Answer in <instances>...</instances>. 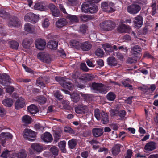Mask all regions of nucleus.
Returning a JSON list of instances; mask_svg holds the SVG:
<instances>
[{
  "mask_svg": "<svg viewBox=\"0 0 158 158\" xmlns=\"http://www.w3.org/2000/svg\"><path fill=\"white\" fill-rule=\"evenodd\" d=\"M88 27L85 24H82L80 26L79 31L82 33H85L86 32L87 30Z\"/></svg>",
  "mask_w": 158,
  "mask_h": 158,
  "instance_id": "8fccbe9b",
  "label": "nucleus"
},
{
  "mask_svg": "<svg viewBox=\"0 0 158 158\" xmlns=\"http://www.w3.org/2000/svg\"><path fill=\"white\" fill-rule=\"evenodd\" d=\"M28 111L31 114H35L39 111L37 107L34 104H31L27 107Z\"/></svg>",
  "mask_w": 158,
  "mask_h": 158,
  "instance_id": "5701e85b",
  "label": "nucleus"
},
{
  "mask_svg": "<svg viewBox=\"0 0 158 158\" xmlns=\"http://www.w3.org/2000/svg\"><path fill=\"white\" fill-rule=\"evenodd\" d=\"M80 68L82 70L84 71L87 72L89 70V69L85 63H81V64Z\"/></svg>",
  "mask_w": 158,
  "mask_h": 158,
  "instance_id": "69168bd1",
  "label": "nucleus"
},
{
  "mask_svg": "<svg viewBox=\"0 0 158 158\" xmlns=\"http://www.w3.org/2000/svg\"><path fill=\"white\" fill-rule=\"evenodd\" d=\"M84 80L86 81H89L94 78V77L91 74H87L85 75Z\"/></svg>",
  "mask_w": 158,
  "mask_h": 158,
  "instance_id": "5fc2aeb1",
  "label": "nucleus"
},
{
  "mask_svg": "<svg viewBox=\"0 0 158 158\" xmlns=\"http://www.w3.org/2000/svg\"><path fill=\"white\" fill-rule=\"evenodd\" d=\"M25 104V99L22 98H19L16 101L15 103V108L17 110L23 108Z\"/></svg>",
  "mask_w": 158,
  "mask_h": 158,
  "instance_id": "dca6fc26",
  "label": "nucleus"
},
{
  "mask_svg": "<svg viewBox=\"0 0 158 158\" xmlns=\"http://www.w3.org/2000/svg\"><path fill=\"white\" fill-rule=\"evenodd\" d=\"M42 140L47 143L51 142L53 140V138L51 134L49 132H46L43 137H41Z\"/></svg>",
  "mask_w": 158,
  "mask_h": 158,
  "instance_id": "412c9836",
  "label": "nucleus"
},
{
  "mask_svg": "<svg viewBox=\"0 0 158 158\" xmlns=\"http://www.w3.org/2000/svg\"><path fill=\"white\" fill-rule=\"evenodd\" d=\"M31 147L33 149L37 152H41L43 149V147L39 143L32 144Z\"/></svg>",
  "mask_w": 158,
  "mask_h": 158,
  "instance_id": "473e14b6",
  "label": "nucleus"
},
{
  "mask_svg": "<svg viewBox=\"0 0 158 158\" xmlns=\"http://www.w3.org/2000/svg\"><path fill=\"white\" fill-rule=\"evenodd\" d=\"M20 24L21 23L19 19L16 17H14L9 21L8 25L11 27H20Z\"/></svg>",
  "mask_w": 158,
  "mask_h": 158,
  "instance_id": "2eb2a0df",
  "label": "nucleus"
},
{
  "mask_svg": "<svg viewBox=\"0 0 158 158\" xmlns=\"http://www.w3.org/2000/svg\"><path fill=\"white\" fill-rule=\"evenodd\" d=\"M2 103L5 106L10 107H11L13 104V101L12 98H8L3 100L2 101Z\"/></svg>",
  "mask_w": 158,
  "mask_h": 158,
  "instance_id": "cd10ccee",
  "label": "nucleus"
},
{
  "mask_svg": "<svg viewBox=\"0 0 158 158\" xmlns=\"http://www.w3.org/2000/svg\"><path fill=\"white\" fill-rule=\"evenodd\" d=\"M94 115L97 119L101 120L103 124H106L109 123L108 114L104 111L100 112L99 109H95L94 110Z\"/></svg>",
  "mask_w": 158,
  "mask_h": 158,
  "instance_id": "f257e3e1",
  "label": "nucleus"
},
{
  "mask_svg": "<svg viewBox=\"0 0 158 158\" xmlns=\"http://www.w3.org/2000/svg\"><path fill=\"white\" fill-rule=\"evenodd\" d=\"M49 25V20L48 18H45L42 23L43 27L44 28H46L48 27Z\"/></svg>",
  "mask_w": 158,
  "mask_h": 158,
  "instance_id": "bf43d9fd",
  "label": "nucleus"
},
{
  "mask_svg": "<svg viewBox=\"0 0 158 158\" xmlns=\"http://www.w3.org/2000/svg\"><path fill=\"white\" fill-rule=\"evenodd\" d=\"M11 83L10 76L6 74H0V85L2 88H5Z\"/></svg>",
  "mask_w": 158,
  "mask_h": 158,
  "instance_id": "20e7f679",
  "label": "nucleus"
},
{
  "mask_svg": "<svg viewBox=\"0 0 158 158\" xmlns=\"http://www.w3.org/2000/svg\"><path fill=\"white\" fill-rule=\"evenodd\" d=\"M66 141L64 140L60 141L58 143V146L62 152H64L65 151Z\"/></svg>",
  "mask_w": 158,
  "mask_h": 158,
  "instance_id": "49530a36",
  "label": "nucleus"
},
{
  "mask_svg": "<svg viewBox=\"0 0 158 158\" xmlns=\"http://www.w3.org/2000/svg\"><path fill=\"white\" fill-rule=\"evenodd\" d=\"M44 2H43L35 3L34 6V9L40 11H44L45 9V7L44 6Z\"/></svg>",
  "mask_w": 158,
  "mask_h": 158,
  "instance_id": "b1692460",
  "label": "nucleus"
},
{
  "mask_svg": "<svg viewBox=\"0 0 158 158\" xmlns=\"http://www.w3.org/2000/svg\"><path fill=\"white\" fill-rule=\"evenodd\" d=\"M127 26L124 24H123L120 26L118 28V31L120 33H123L126 32V29Z\"/></svg>",
  "mask_w": 158,
  "mask_h": 158,
  "instance_id": "6e6d98bb",
  "label": "nucleus"
},
{
  "mask_svg": "<svg viewBox=\"0 0 158 158\" xmlns=\"http://www.w3.org/2000/svg\"><path fill=\"white\" fill-rule=\"evenodd\" d=\"M91 85L93 89L96 90L97 93H104L105 91L104 85L102 83L93 82Z\"/></svg>",
  "mask_w": 158,
  "mask_h": 158,
  "instance_id": "1a4fd4ad",
  "label": "nucleus"
},
{
  "mask_svg": "<svg viewBox=\"0 0 158 158\" xmlns=\"http://www.w3.org/2000/svg\"><path fill=\"white\" fill-rule=\"evenodd\" d=\"M37 101L40 104H44L46 102L47 98L44 96H39L38 97Z\"/></svg>",
  "mask_w": 158,
  "mask_h": 158,
  "instance_id": "37998d69",
  "label": "nucleus"
},
{
  "mask_svg": "<svg viewBox=\"0 0 158 158\" xmlns=\"http://www.w3.org/2000/svg\"><path fill=\"white\" fill-rule=\"evenodd\" d=\"M19 46L18 43L16 41H12L10 43V47L13 49H18Z\"/></svg>",
  "mask_w": 158,
  "mask_h": 158,
  "instance_id": "c03bdc74",
  "label": "nucleus"
},
{
  "mask_svg": "<svg viewBox=\"0 0 158 158\" xmlns=\"http://www.w3.org/2000/svg\"><path fill=\"white\" fill-rule=\"evenodd\" d=\"M95 55L98 57H101L103 56L104 52L101 48H98L95 51Z\"/></svg>",
  "mask_w": 158,
  "mask_h": 158,
  "instance_id": "09e8293b",
  "label": "nucleus"
},
{
  "mask_svg": "<svg viewBox=\"0 0 158 158\" xmlns=\"http://www.w3.org/2000/svg\"><path fill=\"white\" fill-rule=\"evenodd\" d=\"M107 64L111 66H115L117 65V63L115 58L114 56L108 57L107 60Z\"/></svg>",
  "mask_w": 158,
  "mask_h": 158,
  "instance_id": "393cba45",
  "label": "nucleus"
},
{
  "mask_svg": "<svg viewBox=\"0 0 158 158\" xmlns=\"http://www.w3.org/2000/svg\"><path fill=\"white\" fill-rule=\"evenodd\" d=\"M115 26L114 22L111 20L104 21L100 24L101 28L104 31H111L115 27Z\"/></svg>",
  "mask_w": 158,
  "mask_h": 158,
  "instance_id": "7ed1b4c3",
  "label": "nucleus"
},
{
  "mask_svg": "<svg viewBox=\"0 0 158 158\" xmlns=\"http://www.w3.org/2000/svg\"><path fill=\"white\" fill-rule=\"evenodd\" d=\"M97 11L98 7L96 5L94 4H90L89 12L90 13H94L97 12Z\"/></svg>",
  "mask_w": 158,
  "mask_h": 158,
  "instance_id": "a18cd8bd",
  "label": "nucleus"
},
{
  "mask_svg": "<svg viewBox=\"0 0 158 158\" xmlns=\"http://www.w3.org/2000/svg\"><path fill=\"white\" fill-rule=\"evenodd\" d=\"M10 151L7 150L3 151L0 155V156L3 158H7L10 154Z\"/></svg>",
  "mask_w": 158,
  "mask_h": 158,
  "instance_id": "4d7b16f0",
  "label": "nucleus"
},
{
  "mask_svg": "<svg viewBox=\"0 0 158 158\" xmlns=\"http://www.w3.org/2000/svg\"><path fill=\"white\" fill-rule=\"evenodd\" d=\"M16 156L18 158H25L27 156V155L24 152H21L16 154Z\"/></svg>",
  "mask_w": 158,
  "mask_h": 158,
  "instance_id": "052dcab7",
  "label": "nucleus"
},
{
  "mask_svg": "<svg viewBox=\"0 0 158 158\" xmlns=\"http://www.w3.org/2000/svg\"><path fill=\"white\" fill-rule=\"evenodd\" d=\"M54 96L59 100H61L63 98L60 91L57 90L54 93Z\"/></svg>",
  "mask_w": 158,
  "mask_h": 158,
  "instance_id": "864d4df0",
  "label": "nucleus"
},
{
  "mask_svg": "<svg viewBox=\"0 0 158 158\" xmlns=\"http://www.w3.org/2000/svg\"><path fill=\"white\" fill-rule=\"evenodd\" d=\"M50 151L54 156H57L58 154V148L55 146H52L50 149Z\"/></svg>",
  "mask_w": 158,
  "mask_h": 158,
  "instance_id": "de8ad7c7",
  "label": "nucleus"
},
{
  "mask_svg": "<svg viewBox=\"0 0 158 158\" xmlns=\"http://www.w3.org/2000/svg\"><path fill=\"white\" fill-rule=\"evenodd\" d=\"M134 24L135 27H140L143 25V19L142 17L140 15H138L135 18Z\"/></svg>",
  "mask_w": 158,
  "mask_h": 158,
  "instance_id": "f3484780",
  "label": "nucleus"
},
{
  "mask_svg": "<svg viewBox=\"0 0 158 158\" xmlns=\"http://www.w3.org/2000/svg\"><path fill=\"white\" fill-rule=\"evenodd\" d=\"M52 13V15L56 17L59 16L60 15L59 10L57 8L56 9L55 11H53Z\"/></svg>",
  "mask_w": 158,
  "mask_h": 158,
  "instance_id": "338daca9",
  "label": "nucleus"
},
{
  "mask_svg": "<svg viewBox=\"0 0 158 158\" xmlns=\"http://www.w3.org/2000/svg\"><path fill=\"white\" fill-rule=\"evenodd\" d=\"M79 18L80 20L84 22H87L89 20H92L93 19V17L91 16L85 15L80 16Z\"/></svg>",
  "mask_w": 158,
  "mask_h": 158,
  "instance_id": "e433bc0d",
  "label": "nucleus"
},
{
  "mask_svg": "<svg viewBox=\"0 0 158 158\" xmlns=\"http://www.w3.org/2000/svg\"><path fill=\"white\" fill-rule=\"evenodd\" d=\"M67 15L66 16L67 19L69 20L72 22H78L79 20L78 18L76 15H68L67 14Z\"/></svg>",
  "mask_w": 158,
  "mask_h": 158,
  "instance_id": "c9c22d12",
  "label": "nucleus"
},
{
  "mask_svg": "<svg viewBox=\"0 0 158 158\" xmlns=\"http://www.w3.org/2000/svg\"><path fill=\"white\" fill-rule=\"evenodd\" d=\"M31 42L30 40L26 38L23 40L22 44L23 47L25 48H28L31 44Z\"/></svg>",
  "mask_w": 158,
  "mask_h": 158,
  "instance_id": "4c0bfd02",
  "label": "nucleus"
},
{
  "mask_svg": "<svg viewBox=\"0 0 158 158\" xmlns=\"http://www.w3.org/2000/svg\"><path fill=\"white\" fill-rule=\"evenodd\" d=\"M39 19V16L32 12L27 13L24 17V20L25 21L30 22L33 23H36Z\"/></svg>",
  "mask_w": 158,
  "mask_h": 158,
  "instance_id": "0eeeda50",
  "label": "nucleus"
},
{
  "mask_svg": "<svg viewBox=\"0 0 158 158\" xmlns=\"http://www.w3.org/2000/svg\"><path fill=\"white\" fill-rule=\"evenodd\" d=\"M92 47V45L89 41H85L81 43L80 48L83 51H89L91 48Z\"/></svg>",
  "mask_w": 158,
  "mask_h": 158,
  "instance_id": "a211bd4d",
  "label": "nucleus"
},
{
  "mask_svg": "<svg viewBox=\"0 0 158 158\" xmlns=\"http://www.w3.org/2000/svg\"><path fill=\"white\" fill-rule=\"evenodd\" d=\"M32 118L28 115H25L22 117V121L25 124H29L31 123Z\"/></svg>",
  "mask_w": 158,
  "mask_h": 158,
  "instance_id": "ea45409f",
  "label": "nucleus"
},
{
  "mask_svg": "<svg viewBox=\"0 0 158 158\" xmlns=\"http://www.w3.org/2000/svg\"><path fill=\"white\" fill-rule=\"evenodd\" d=\"M132 154L133 152L131 150H127V151L126 154L124 155L125 158H131Z\"/></svg>",
  "mask_w": 158,
  "mask_h": 158,
  "instance_id": "13d9d810",
  "label": "nucleus"
},
{
  "mask_svg": "<svg viewBox=\"0 0 158 158\" xmlns=\"http://www.w3.org/2000/svg\"><path fill=\"white\" fill-rule=\"evenodd\" d=\"M35 132L29 129H24L23 133L24 138L30 141H33L35 139L36 136Z\"/></svg>",
  "mask_w": 158,
  "mask_h": 158,
  "instance_id": "423d86ee",
  "label": "nucleus"
},
{
  "mask_svg": "<svg viewBox=\"0 0 158 158\" xmlns=\"http://www.w3.org/2000/svg\"><path fill=\"white\" fill-rule=\"evenodd\" d=\"M121 146V144L118 143L114 145L112 149V153L114 156H116L120 153Z\"/></svg>",
  "mask_w": 158,
  "mask_h": 158,
  "instance_id": "aec40b11",
  "label": "nucleus"
},
{
  "mask_svg": "<svg viewBox=\"0 0 158 158\" xmlns=\"http://www.w3.org/2000/svg\"><path fill=\"white\" fill-rule=\"evenodd\" d=\"M56 80L59 82L64 88L70 90H73V86L72 84L69 82H67L66 78L60 76H56L55 77Z\"/></svg>",
  "mask_w": 158,
  "mask_h": 158,
  "instance_id": "f03ea898",
  "label": "nucleus"
},
{
  "mask_svg": "<svg viewBox=\"0 0 158 158\" xmlns=\"http://www.w3.org/2000/svg\"><path fill=\"white\" fill-rule=\"evenodd\" d=\"M22 66L24 68L26 71L27 72L31 74H34V72L30 68H29L28 67L26 66L24 64H23Z\"/></svg>",
  "mask_w": 158,
  "mask_h": 158,
  "instance_id": "e2e57ef3",
  "label": "nucleus"
},
{
  "mask_svg": "<svg viewBox=\"0 0 158 158\" xmlns=\"http://www.w3.org/2000/svg\"><path fill=\"white\" fill-rule=\"evenodd\" d=\"M10 14L6 12L3 9H0V17L5 19H7L10 18Z\"/></svg>",
  "mask_w": 158,
  "mask_h": 158,
  "instance_id": "f704fd0d",
  "label": "nucleus"
},
{
  "mask_svg": "<svg viewBox=\"0 0 158 158\" xmlns=\"http://www.w3.org/2000/svg\"><path fill=\"white\" fill-rule=\"evenodd\" d=\"M58 42L55 40H50L47 43V46L50 49L56 50L58 47Z\"/></svg>",
  "mask_w": 158,
  "mask_h": 158,
  "instance_id": "4be33fe9",
  "label": "nucleus"
},
{
  "mask_svg": "<svg viewBox=\"0 0 158 158\" xmlns=\"http://www.w3.org/2000/svg\"><path fill=\"white\" fill-rule=\"evenodd\" d=\"M103 46L106 51H107L108 53L110 52L111 51H109V49H111V45L109 44H103Z\"/></svg>",
  "mask_w": 158,
  "mask_h": 158,
  "instance_id": "680f3d73",
  "label": "nucleus"
},
{
  "mask_svg": "<svg viewBox=\"0 0 158 158\" xmlns=\"http://www.w3.org/2000/svg\"><path fill=\"white\" fill-rule=\"evenodd\" d=\"M81 43L76 40H72L70 42V45L74 48L79 49L81 48Z\"/></svg>",
  "mask_w": 158,
  "mask_h": 158,
  "instance_id": "7c9ffc66",
  "label": "nucleus"
},
{
  "mask_svg": "<svg viewBox=\"0 0 158 158\" xmlns=\"http://www.w3.org/2000/svg\"><path fill=\"white\" fill-rule=\"evenodd\" d=\"M156 148V143L154 141H151L145 145L144 147V149L148 151H152Z\"/></svg>",
  "mask_w": 158,
  "mask_h": 158,
  "instance_id": "4468645a",
  "label": "nucleus"
},
{
  "mask_svg": "<svg viewBox=\"0 0 158 158\" xmlns=\"http://www.w3.org/2000/svg\"><path fill=\"white\" fill-rule=\"evenodd\" d=\"M36 84L40 87L42 86L44 87L45 86V84L43 81V79L42 78L37 79L36 80Z\"/></svg>",
  "mask_w": 158,
  "mask_h": 158,
  "instance_id": "3c124183",
  "label": "nucleus"
},
{
  "mask_svg": "<svg viewBox=\"0 0 158 158\" xmlns=\"http://www.w3.org/2000/svg\"><path fill=\"white\" fill-rule=\"evenodd\" d=\"M114 5V3L112 2H103L101 3V7L104 11L112 13L115 11Z\"/></svg>",
  "mask_w": 158,
  "mask_h": 158,
  "instance_id": "39448f33",
  "label": "nucleus"
},
{
  "mask_svg": "<svg viewBox=\"0 0 158 158\" xmlns=\"http://www.w3.org/2000/svg\"><path fill=\"white\" fill-rule=\"evenodd\" d=\"M138 58L139 57H137V55L136 57H131L127 59V62L130 64H131L133 63H135L137 62Z\"/></svg>",
  "mask_w": 158,
  "mask_h": 158,
  "instance_id": "603ef678",
  "label": "nucleus"
},
{
  "mask_svg": "<svg viewBox=\"0 0 158 158\" xmlns=\"http://www.w3.org/2000/svg\"><path fill=\"white\" fill-rule=\"evenodd\" d=\"M90 4L88 2H85L81 6V9L82 12L85 13H88L89 10Z\"/></svg>",
  "mask_w": 158,
  "mask_h": 158,
  "instance_id": "72a5a7b5",
  "label": "nucleus"
},
{
  "mask_svg": "<svg viewBox=\"0 0 158 158\" xmlns=\"http://www.w3.org/2000/svg\"><path fill=\"white\" fill-rule=\"evenodd\" d=\"M66 24L67 22L66 19L63 18L59 19L56 23V27L60 28L65 25Z\"/></svg>",
  "mask_w": 158,
  "mask_h": 158,
  "instance_id": "c85d7f7f",
  "label": "nucleus"
},
{
  "mask_svg": "<svg viewBox=\"0 0 158 158\" xmlns=\"http://www.w3.org/2000/svg\"><path fill=\"white\" fill-rule=\"evenodd\" d=\"M133 51V53L134 55H136L137 57H139L140 56V52L141 51V48L140 46L138 45L134 46L132 49Z\"/></svg>",
  "mask_w": 158,
  "mask_h": 158,
  "instance_id": "bb28decb",
  "label": "nucleus"
},
{
  "mask_svg": "<svg viewBox=\"0 0 158 158\" xmlns=\"http://www.w3.org/2000/svg\"><path fill=\"white\" fill-rule=\"evenodd\" d=\"M14 90V88L12 86H8L6 89V92L11 94Z\"/></svg>",
  "mask_w": 158,
  "mask_h": 158,
  "instance_id": "774afa93",
  "label": "nucleus"
},
{
  "mask_svg": "<svg viewBox=\"0 0 158 158\" xmlns=\"http://www.w3.org/2000/svg\"><path fill=\"white\" fill-rule=\"evenodd\" d=\"M46 44L45 40L42 38L38 39L35 42V44L36 48L40 50H43L45 48Z\"/></svg>",
  "mask_w": 158,
  "mask_h": 158,
  "instance_id": "9b49d317",
  "label": "nucleus"
},
{
  "mask_svg": "<svg viewBox=\"0 0 158 158\" xmlns=\"http://www.w3.org/2000/svg\"><path fill=\"white\" fill-rule=\"evenodd\" d=\"M131 82V81L130 79L127 78V79H124L122 81V84L125 87H127L130 89L132 90V85L129 84Z\"/></svg>",
  "mask_w": 158,
  "mask_h": 158,
  "instance_id": "2f4dec72",
  "label": "nucleus"
},
{
  "mask_svg": "<svg viewBox=\"0 0 158 158\" xmlns=\"http://www.w3.org/2000/svg\"><path fill=\"white\" fill-rule=\"evenodd\" d=\"M77 144L76 139H73L69 140L68 142L69 147L71 149H73Z\"/></svg>",
  "mask_w": 158,
  "mask_h": 158,
  "instance_id": "c756f323",
  "label": "nucleus"
},
{
  "mask_svg": "<svg viewBox=\"0 0 158 158\" xmlns=\"http://www.w3.org/2000/svg\"><path fill=\"white\" fill-rule=\"evenodd\" d=\"M116 98V95L113 92H110L108 93L106 96L107 99L109 101H114Z\"/></svg>",
  "mask_w": 158,
  "mask_h": 158,
  "instance_id": "a19ab883",
  "label": "nucleus"
},
{
  "mask_svg": "<svg viewBox=\"0 0 158 158\" xmlns=\"http://www.w3.org/2000/svg\"><path fill=\"white\" fill-rule=\"evenodd\" d=\"M119 113V111L118 110L114 109H112L110 110V114L111 117H114L117 116Z\"/></svg>",
  "mask_w": 158,
  "mask_h": 158,
  "instance_id": "0e129e2a",
  "label": "nucleus"
},
{
  "mask_svg": "<svg viewBox=\"0 0 158 158\" xmlns=\"http://www.w3.org/2000/svg\"><path fill=\"white\" fill-rule=\"evenodd\" d=\"M71 96L73 99V101L74 102H77L80 99V96L77 93H73L71 95Z\"/></svg>",
  "mask_w": 158,
  "mask_h": 158,
  "instance_id": "79ce46f5",
  "label": "nucleus"
},
{
  "mask_svg": "<svg viewBox=\"0 0 158 158\" xmlns=\"http://www.w3.org/2000/svg\"><path fill=\"white\" fill-rule=\"evenodd\" d=\"M141 7L138 4H133L127 6V11L131 14H135L138 13L140 10Z\"/></svg>",
  "mask_w": 158,
  "mask_h": 158,
  "instance_id": "6e6552de",
  "label": "nucleus"
},
{
  "mask_svg": "<svg viewBox=\"0 0 158 158\" xmlns=\"http://www.w3.org/2000/svg\"><path fill=\"white\" fill-rule=\"evenodd\" d=\"M75 112L77 114H85L88 112V106L83 104L79 105L75 108Z\"/></svg>",
  "mask_w": 158,
  "mask_h": 158,
  "instance_id": "f8f14e48",
  "label": "nucleus"
},
{
  "mask_svg": "<svg viewBox=\"0 0 158 158\" xmlns=\"http://www.w3.org/2000/svg\"><path fill=\"white\" fill-rule=\"evenodd\" d=\"M54 141L57 142L60 138L62 132L59 131H54Z\"/></svg>",
  "mask_w": 158,
  "mask_h": 158,
  "instance_id": "58836bf2",
  "label": "nucleus"
},
{
  "mask_svg": "<svg viewBox=\"0 0 158 158\" xmlns=\"http://www.w3.org/2000/svg\"><path fill=\"white\" fill-rule=\"evenodd\" d=\"M37 56L39 59L46 63H49L51 61L50 57L44 53H39L37 55Z\"/></svg>",
  "mask_w": 158,
  "mask_h": 158,
  "instance_id": "ddd939ff",
  "label": "nucleus"
},
{
  "mask_svg": "<svg viewBox=\"0 0 158 158\" xmlns=\"http://www.w3.org/2000/svg\"><path fill=\"white\" fill-rule=\"evenodd\" d=\"M12 137V134L9 132H3L0 134V143L2 146L5 147L4 145L6 140L9 139H11Z\"/></svg>",
  "mask_w": 158,
  "mask_h": 158,
  "instance_id": "9d476101",
  "label": "nucleus"
},
{
  "mask_svg": "<svg viewBox=\"0 0 158 158\" xmlns=\"http://www.w3.org/2000/svg\"><path fill=\"white\" fill-rule=\"evenodd\" d=\"M92 134L95 137L101 136L103 134V131L102 129L98 128H94L92 130Z\"/></svg>",
  "mask_w": 158,
  "mask_h": 158,
  "instance_id": "6ab92c4d",
  "label": "nucleus"
},
{
  "mask_svg": "<svg viewBox=\"0 0 158 158\" xmlns=\"http://www.w3.org/2000/svg\"><path fill=\"white\" fill-rule=\"evenodd\" d=\"M25 30L29 33H33L34 31L35 27L31 24L27 23L24 25Z\"/></svg>",
  "mask_w": 158,
  "mask_h": 158,
  "instance_id": "a878e982",
  "label": "nucleus"
}]
</instances>
